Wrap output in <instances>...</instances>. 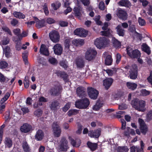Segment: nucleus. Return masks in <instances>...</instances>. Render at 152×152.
Masks as SVG:
<instances>
[{"label":"nucleus","instance_id":"f257e3e1","mask_svg":"<svg viewBox=\"0 0 152 152\" xmlns=\"http://www.w3.org/2000/svg\"><path fill=\"white\" fill-rule=\"evenodd\" d=\"M126 69H129L128 71V74L129 75V77L130 78L133 80L136 79L138 75V67L137 65L135 64H133L132 66L129 65L126 66L124 67Z\"/></svg>","mask_w":152,"mask_h":152},{"label":"nucleus","instance_id":"f03ea898","mask_svg":"<svg viewBox=\"0 0 152 152\" xmlns=\"http://www.w3.org/2000/svg\"><path fill=\"white\" fill-rule=\"evenodd\" d=\"M108 42V39L103 37L97 38L94 42V44L98 48L101 49L107 47Z\"/></svg>","mask_w":152,"mask_h":152},{"label":"nucleus","instance_id":"7ed1b4c3","mask_svg":"<svg viewBox=\"0 0 152 152\" xmlns=\"http://www.w3.org/2000/svg\"><path fill=\"white\" fill-rule=\"evenodd\" d=\"M90 104V101L87 98L78 100L75 102L76 107L80 109H85L87 108Z\"/></svg>","mask_w":152,"mask_h":152},{"label":"nucleus","instance_id":"20e7f679","mask_svg":"<svg viewBox=\"0 0 152 152\" xmlns=\"http://www.w3.org/2000/svg\"><path fill=\"white\" fill-rule=\"evenodd\" d=\"M127 54L132 58H139L140 57V52L137 49L133 50L130 47H127L126 49Z\"/></svg>","mask_w":152,"mask_h":152},{"label":"nucleus","instance_id":"39448f33","mask_svg":"<svg viewBox=\"0 0 152 152\" xmlns=\"http://www.w3.org/2000/svg\"><path fill=\"white\" fill-rule=\"evenodd\" d=\"M97 53L95 50L91 48L88 49L85 53V59L88 61L92 60L95 58Z\"/></svg>","mask_w":152,"mask_h":152},{"label":"nucleus","instance_id":"423d86ee","mask_svg":"<svg viewBox=\"0 0 152 152\" xmlns=\"http://www.w3.org/2000/svg\"><path fill=\"white\" fill-rule=\"evenodd\" d=\"M87 90L88 95L90 98L94 100L97 99L99 94L97 90L91 87H88Z\"/></svg>","mask_w":152,"mask_h":152},{"label":"nucleus","instance_id":"0eeeda50","mask_svg":"<svg viewBox=\"0 0 152 152\" xmlns=\"http://www.w3.org/2000/svg\"><path fill=\"white\" fill-rule=\"evenodd\" d=\"M138 123L141 132L144 135L148 131V128L145 121L142 119L139 118L138 119Z\"/></svg>","mask_w":152,"mask_h":152},{"label":"nucleus","instance_id":"6e6552de","mask_svg":"<svg viewBox=\"0 0 152 152\" xmlns=\"http://www.w3.org/2000/svg\"><path fill=\"white\" fill-rule=\"evenodd\" d=\"M51 40L54 42H58L59 40V35L58 32L55 30L51 31L49 34Z\"/></svg>","mask_w":152,"mask_h":152},{"label":"nucleus","instance_id":"1a4fd4ad","mask_svg":"<svg viewBox=\"0 0 152 152\" xmlns=\"http://www.w3.org/2000/svg\"><path fill=\"white\" fill-rule=\"evenodd\" d=\"M74 34L80 37H86L88 34V32L83 28H77L74 31Z\"/></svg>","mask_w":152,"mask_h":152},{"label":"nucleus","instance_id":"9d476101","mask_svg":"<svg viewBox=\"0 0 152 152\" xmlns=\"http://www.w3.org/2000/svg\"><path fill=\"white\" fill-rule=\"evenodd\" d=\"M53 132L54 136L59 137L61 133V130L59 126L56 122H54L52 125Z\"/></svg>","mask_w":152,"mask_h":152},{"label":"nucleus","instance_id":"9b49d317","mask_svg":"<svg viewBox=\"0 0 152 152\" xmlns=\"http://www.w3.org/2000/svg\"><path fill=\"white\" fill-rule=\"evenodd\" d=\"M101 129L99 128L97 129L90 130L89 132L88 135L91 137L98 138L101 134Z\"/></svg>","mask_w":152,"mask_h":152},{"label":"nucleus","instance_id":"f8f14e48","mask_svg":"<svg viewBox=\"0 0 152 152\" xmlns=\"http://www.w3.org/2000/svg\"><path fill=\"white\" fill-rule=\"evenodd\" d=\"M76 93L79 97L83 98L86 96V89L83 87L79 86L76 89Z\"/></svg>","mask_w":152,"mask_h":152},{"label":"nucleus","instance_id":"ddd939ff","mask_svg":"<svg viewBox=\"0 0 152 152\" xmlns=\"http://www.w3.org/2000/svg\"><path fill=\"white\" fill-rule=\"evenodd\" d=\"M10 95V93L7 92L5 95L2 98L0 101V103L1 105H0V113L3 111V110L5 107V105L3 104L6 101H7Z\"/></svg>","mask_w":152,"mask_h":152},{"label":"nucleus","instance_id":"4468645a","mask_svg":"<svg viewBox=\"0 0 152 152\" xmlns=\"http://www.w3.org/2000/svg\"><path fill=\"white\" fill-rule=\"evenodd\" d=\"M145 102L144 100L140 99L135 110L139 111L144 112L145 110Z\"/></svg>","mask_w":152,"mask_h":152},{"label":"nucleus","instance_id":"2eb2a0df","mask_svg":"<svg viewBox=\"0 0 152 152\" xmlns=\"http://www.w3.org/2000/svg\"><path fill=\"white\" fill-rule=\"evenodd\" d=\"M116 15L119 18L123 20H125L127 18L128 15L126 12L121 9L118 10Z\"/></svg>","mask_w":152,"mask_h":152},{"label":"nucleus","instance_id":"dca6fc26","mask_svg":"<svg viewBox=\"0 0 152 152\" xmlns=\"http://www.w3.org/2000/svg\"><path fill=\"white\" fill-rule=\"evenodd\" d=\"M113 79L112 78H107L103 80V85L105 89L107 90L112 85Z\"/></svg>","mask_w":152,"mask_h":152},{"label":"nucleus","instance_id":"f3484780","mask_svg":"<svg viewBox=\"0 0 152 152\" xmlns=\"http://www.w3.org/2000/svg\"><path fill=\"white\" fill-rule=\"evenodd\" d=\"M54 53L57 55H60L62 53L63 49L60 44H56L53 48Z\"/></svg>","mask_w":152,"mask_h":152},{"label":"nucleus","instance_id":"a211bd4d","mask_svg":"<svg viewBox=\"0 0 152 152\" xmlns=\"http://www.w3.org/2000/svg\"><path fill=\"white\" fill-rule=\"evenodd\" d=\"M66 143L65 139H62L60 141V145L59 147L58 150L59 152L64 151L66 147Z\"/></svg>","mask_w":152,"mask_h":152},{"label":"nucleus","instance_id":"6ab92c4d","mask_svg":"<svg viewBox=\"0 0 152 152\" xmlns=\"http://www.w3.org/2000/svg\"><path fill=\"white\" fill-rule=\"evenodd\" d=\"M69 139L70 140V143L73 147L78 148L79 147L81 143V141L79 140L78 141H76L70 137H69Z\"/></svg>","mask_w":152,"mask_h":152},{"label":"nucleus","instance_id":"aec40b11","mask_svg":"<svg viewBox=\"0 0 152 152\" xmlns=\"http://www.w3.org/2000/svg\"><path fill=\"white\" fill-rule=\"evenodd\" d=\"M85 63L84 61L81 58H77L75 61V64L78 68H83L84 67Z\"/></svg>","mask_w":152,"mask_h":152},{"label":"nucleus","instance_id":"412c9836","mask_svg":"<svg viewBox=\"0 0 152 152\" xmlns=\"http://www.w3.org/2000/svg\"><path fill=\"white\" fill-rule=\"evenodd\" d=\"M39 52L40 53L44 55L48 56L49 54L48 48L45 45L42 44L41 45Z\"/></svg>","mask_w":152,"mask_h":152},{"label":"nucleus","instance_id":"4be33fe9","mask_svg":"<svg viewBox=\"0 0 152 152\" xmlns=\"http://www.w3.org/2000/svg\"><path fill=\"white\" fill-rule=\"evenodd\" d=\"M117 34L120 36L123 37L125 34V30L122 28L120 24L118 25L116 27Z\"/></svg>","mask_w":152,"mask_h":152},{"label":"nucleus","instance_id":"5701e85b","mask_svg":"<svg viewBox=\"0 0 152 152\" xmlns=\"http://www.w3.org/2000/svg\"><path fill=\"white\" fill-rule=\"evenodd\" d=\"M31 129V127L30 125L27 124H25L21 126L20 130L22 132L27 133L29 132Z\"/></svg>","mask_w":152,"mask_h":152},{"label":"nucleus","instance_id":"b1692460","mask_svg":"<svg viewBox=\"0 0 152 152\" xmlns=\"http://www.w3.org/2000/svg\"><path fill=\"white\" fill-rule=\"evenodd\" d=\"M34 20L36 23V26L37 28H40L44 26L45 22L43 20L40 21L36 17H34Z\"/></svg>","mask_w":152,"mask_h":152},{"label":"nucleus","instance_id":"393cba45","mask_svg":"<svg viewBox=\"0 0 152 152\" xmlns=\"http://www.w3.org/2000/svg\"><path fill=\"white\" fill-rule=\"evenodd\" d=\"M4 143L5 147L10 148L12 145V142L11 139L8 137H6L4 139Z\"/></svg>","mask_w":152,"mask_h":152},{"label":"nucleus","instance_id":"a878e982","mask_svg":"<svg viewBox=\"0 0 152 152\" xmlns=\"http://www.w3.org/2000/svg\"><path fill=\"white\" fill-rule=\"evenodd\" d=\"M113 59L110 55H107L105 58V64L107 66L111 65L112 64Z\"/></svg>","mask_w":152,"mask_h":152},{"label":"nucleus","instance_id":"bb28decb","mask_svg":"<svg viewBox=\"0 0 152 152\" xmlns=\"http://www.w3.org/2000/svg\"><path fill=\"white\" fill-rule=\"evenodd\" d=\"M118 3L121 6L127 7L131 6L132 5L131 3L128 0H121L119 1Z\"/></svg>","mask_w":152,"mask_h":152},{"label":"nucleus","instance_id":"cd10ccee","mask_svg":"<svg viewBox=\"0 0 152 152\" xmlns=\"http://www.w3.org/2000/svg\"><path fill=\"white\" fill-rule=\"evenodd\" d=\"M87 145L88 147L92 151L95 150L97 147V144L96 143H92L90 141L87 142Z\"/></svg>","mask_w":152,"mask_h":152},{"label":"nucleus","instance_id":"c85d7f7f","mask_svg":"<svg viewBox=\"0 0 152 152\" xmlns=\"http://www.w3.org/2000/svg\"><path fill=\"white\" fill-rule=\"evenodd\" d=\"M43 137L44 134L42 131L39 130L35 135V138L37 140H40L43 139Z\"/></svg>","mask_w":152,"mask_h":152},{"label":"nucleus","instance_id":"c756f323","mask_svg":"<svg viewBox=\"0 0 152 152\" xmlns=\"http://www.w3.org/2000/svg\"><path fill=\"white\" fill-rule=\"evenodd\" d=\"M59 103L56 101H53L49 105L51 110H56L58 108Z\"/></svg>","mask_w":152,"mask_h":152},{"label":"nucleus","instance_id":"7c9ffc66","mask_svg":"<svg viewBox=\"0 0 152 152\" xmlns=\"http://www.w3.org/2000/svg\"><path fill=\"white\" fill-rule=\"evenodd\" d=\"M82 8L80 6H78L77 7H75L73 9L75 16H80L81 14V13Z\"/></svg>","mask_w":152,"mask_h":152},{"label":"nucleus","instance_id":"2f4dec72","mask_svg":"<svg viewBox=\"0 0 152 152\" xmlns=\"http://www.w3.org/2000/svg\"><path fill=\"white\" fill-rule=\"evenodd\" d=\"M127 22L129 26V31L132 33L135 32L136 31L135 26L134 25L132 24V20H129Z\"/></svg>","mask_w":152,"mask_h":152},{"label":"nucleus","instance_id":"473e14b6","mask_svg":"<svg viewBox=\"0 0 152 152\" xmlns=\"http://www.w3.org/2000/svg\"><path fill=\"white\" fill-rule=\"evenodd\" d=\"M142 50L149 55L151 53V51L149 47L146 43H143L141 46Z\"/></svg>","mask_w":152,"mask_h":152},{"label":"nucleus","instance_id":"72a5a7b5","mask_svg":"<svg viewBox=\"0 0 152 152\" xmlns=\"http://www.w3.org/2000/svg\"><path fill=\"white\" fill-rule=\"evenodd\" d=\"M103 104L100 100H98L96 104L93 106V109L95 110H99L102 106Z\"/></svg>","mask_w":152,"mask_h":152},{"label":"nucleus","instance_id":"f704fd0d","mask_svg":"<svg viewBox=\"0 0 152 152\" xmlns=\"http://www.w3.org/2000/svg\"><path fill=\"white\" fill-rule=\"evenodd\" d=\"M126 86L128 88L132 90L135 89L137 87V85L134 83H131L128 82L126 83Z\"/></svg>","mask_w":152,"mask_h":152},{"label":"nucleus","instance_id":"c9c22d12","mask_svg":"<svg viewBox=\"0 0 152 152\" xmlns=\"http://www.w3.org/2000/svg\"><path fill=\"white\" fill-rule=\"evenodd\" d=\"M140 99L137 98L133 99L131 102L130 104L132 107L135 109L138 103L139 102Z\"/></svg>","mask_w":152,"mask_h":152},{"label":"nucleus","instance_id":"e433bc0d","mask_svg":"<svg viewBox=\"0 0 152 152\" xmlns=\"http://www.w3.org/2000/svg\"><path fill=\"white\" fill-rule=\"evenodd\" d=\"M14 16L17 18L19 19H24L25 18V15L22 13L15 11L13 13Z\"/></svg>","mask_w":152,"mask_h":152},{"label":"nucleus","instance_id":"4c0bfd02","mask_svg":"<svg viewBox=\"0 0 152 152\" xmlns=\"http://www.w3.org/2000/svg\"><path fill=\"white\" fill-rule=\"evenodd\" d=\"M4 53L6 57H9L11 55L10 48L8 46H6L4 49Z\"/></svg>","mask_w":152,"mask_h":152},{"label":"nucleus","instance_id":"58836bf2","mask_svg":"<svg viewBox=\"0 0 152 152\" xmlns=\"http://www.w3.org/2000/svg\"><path fill=\"white\" fill-rule=\"evenodd\" d=\"M22 147L25 152H30L31 149L30 148L26 142H24L23 143Z\"/></svg>","mask_w":152,"mask_h":152},{"label":"nucleus","instance_id":"ea45409f","mask_svg":"<svg viewBox=\"0 0 152 152\" xmlns=\"http://www.w3.org/2000/svg\"><path fill=\"white\" fill-rule=\"evenodd\" d=\"M112 41L114 47L118 48L121 46V43L120 42L115 38H113Z\"/></svg>","mask_w":152,"mask_h":152},{"label":"nucleus","instance_id":"a19ab883","mask_svg":"<svg viewBox=\"0 0 152 152\" xmlns=\"http://www.w3.org/2000/svg\"><path fill=\"white\" fill-rule=\"evenodd\" d=\"M79 110L76 109L70 110L68 112V115L69 116L76 115L79 113Z\"/></svg>","mask_w":152,"mask_h":152},{"label":"nucleus","instance_id":"79ce46f5","mask_svg":"<svg viewBox=\"0 0 152 152\" xmlns=\"http://www.w3.org/2000/svg\"><path fill=\"white\" fill-rule=\"evenodd\" d=\"M128 150L126 146L119 147L118 148L117 152H128Z\"/></svg>","mask_w":152,"mask_h":152},{"label":"nucleus","instance_id":"37998d69","mask_svg":"<svg viewBox=\"0 0 152 152\" xmlns=\"http://www.w3.org/2000/svg\"><path fill=\"white\" fill-rule=\"evenodd\" d=\"M28 53L26 52H25L22 54V57L23 60L25 64H28V61L27 59Z\"/></svg>","mask_w":152,"mask_h":152},{"label":"nucleus","instance_id":"c03bdc74","mask_svg":"<svg viewBox=\"0 0 152 152\" xmlns=\"http://www.w3.org/2000/svg\"><path fill=\"white\" fill-rule=\"evenodd\" d=\"M8 65V64L5 61H0V69H5L7 67Z\"/></svg>","mask_w":152,"mask_h":152},{"label":"nucleus","instance_id":"a18cd8bd","mask_svg":"<svg viewBox=\"0 0 152 152\" xmlns=\"http://www.w3.org/2000/svg\"><path fill=\"white\" fill-rule=\"evenodd\" d=\"M48 100L47 99L43 97H41L39 98L38 101L39 102V105L40 106H42L43 104V102H46Z\"/></svg>","mask_w":152,"mask_h":152},{"label":"nucleus","instance_id":"49530a36","mask_svg":"<svg viewBox=\"0 0 152 152\" xmlns=\"http://www.w3.org/2000/svg\"><path fill=\"white\" fill-rule=\"evenodd\" d=\"M61 4L60 3L57 2L55 3H53L51 4V6L55 10H56L61 6Z\"/></svg>","mask_w":152,"mask_h":152},{"label":"nucleus","instance_id":"de8ad7c7","mask_svg":"<svg viewBox=\"0 0 152 152\" xmlns=\"http://www.w3.org/2000/svg\"><path fill=\"white\" fill-rule=\"evenodd\" d=\"M74 42L77 44V45H83L84 44V40L82 39H76L74 40Z\"/></svg>","mask_w":152,"mask_h":152},{"label":"nucleus","instance_id":"09e8293b","mask_svg":"<svg viewBox=\"0 0 152 152\" xmlns=\"http://www.w3.org/2000/svg\"><path fill=\"white\" fill-rule=\"evenodd\" d=\"M23 83L25 88H28L29 86V83L28 80V76L25 77Z\"/></svg>","mask_w":152,"mask_h":152},{"label":"nucleus","instance_id":"8fccbe9b","mask_svg":"<svg viewBox=\"0 0 152 152\" xmlns=\"http://www.w3.org/2000/svg\"><path fill=\"white\" fill-rule=\"evenodd\" d=\"M9 81V79L5 77L0 72V82H7Z\"/></svg>","mask_w":152,"mask_h":152},{"label":"nucleus","instance_id":"3c124183","mask_svg":"<svg viewBox=\"0 0 152 152\" xmlns=\"http://www.w3.org/2000/svg\"><path fill=\"white\" fill-rule=\"evenodd\" d=\"M9 39L7 37H4L1 40V42L3 45H5L9 43Z\"/></svg>","mask_w":152,"mask_h":152},{"label":"nucleus","instance_id":"603ef678","mask_svg":"<svg viewBox=\"0 0 152 152\" xmlns=\"http://www.w3.org/2000/svg\"><path fill=\"white\" fill-rule=\"evenodd\" d=\"M83 126L80 124H78L77 125V130L76 131V134H80L82 133L83 129Z\"/></svg>","mask_w":152,"mask_h":152},{"label":"nucleus","instance_id":"864d4df0","mask_svg":"<svg viewBox=\"0 0 152 152\" xmlns=\"http://www.w3.org/2000/svg\"><path fill=\"white\" fill-rule=\"evenodd\" d=\"M37 60L38 63L43 65H45L46 64V60L43 58L39 57Z\"/></svg>","mask_w":152,"mask_h":152},{"label":"nucleus","instance_id":"5fc2aeb1","mask_svg":"<svg viewBox=\"0 0 152 152\" xmlns=\"http://www.w3.org/2000/svg\"><path fill=\"white\" fill-rule=\"evenodd\" d=\"M48 61L49 63L52 64H55L58 63L57 60L56 58L52 57L49 58Z\"/></svg>","mask_w":152,"mask_h":152},{"label":"nucleus","instance_id":"6e6d98bb","mask_svg":"<svg viewBox=\"0 0 152 152\" xmlns=\"http://www.w3.org/2000/svg\"><path fill=\"white\" fill-rule=\"evenodd\" d=\"M102 35L105 36H108L110 34V29H108L107 31H102L101 32Z\"/></svg>","mask_w":152,"mask_h":152},{"label":"nucleus","instance_id":"4d7b16f0","mask_svg":"<svg viewBox=\"0 0 152 152\" xmlns=\"http://www.w3.org/2000/svg\"><path fill=\"white\" fill-rule=\"evenodd\" d=\"M43 9L44 11V12L46 15H48L49 12L48 8L47 5L46 3H45L43 6Z\"/></svg>","mask_w":152,"mask_h":152},{"label":"nucleus","instance_id":"13d9d810","mask_svg":"<svg viewBox=\"0 0 152 152\" xmlns=\"http://www.w3.org/2000/svg\"><path fill=\"white\" fill-rule=\"evenodd\" d=\"M13 32L15 34L18 36V37L20 36V30L19 28L14 29L13 30Z\"/></svg>","mask_w":152,"mask_h":152},{"label":"nucleus","instance_id":"bf43d9fd","mask_svg":"<svg viewBox=\"0 0 152 152\" xmlns=\"http://www.w3.org/2000/svg\"><path fill=\"white\" fill-rule=\"evenodd\" d=\"M120 120L121 123V129L124 130L126 129V122L124 119L121 118Z\"/></svg>","mask_w":152,"mask_h":152},{"label":"nucleus","instance_id":"052dcab7","mask_svg":"<svg viewBox=\"0 0 152 152\" xmlns=\"http://www.w3.org/2000/svg\"><path fill=\"white\" fill-rule=\"evenodd\" d=\"M60 77L63 78L65 82H66V76L65 73L64 72H59Z\"/></svg>","mask_w":152,"mask_h":152},{"label":"nucleus","instance_id":"680f3d73","mask_svg":"<svg viewBox=\"0 0 152 152\" xmlns=\"http://www.w3.org/2000/svg\"><path fill=\"white\" fill-rule=\"evenodd\" d=\"M42 111L40 109H38L34 111V114L35 115L39 117L42 115Z\"/></svg>","mask_w":152,"mask_h":152},{"label":"nucleus","instance_id":"e2e57ef3","mask_svg":"<svg viewBox=\"0 0 152 152\" xmlns=\"http://www.w3.org/2000/svg\"><path fill=\"white\" fill-rule=\"evenodd\" d=\"M138 22L140 25L141 26H144L146 24L145 20L141 18H139L138 19Z\"/></svg>","mask_w":152,"mask_h":152},{"label":"nucleus","instance_id":"0e129e2a","mask_svg":"<svg viewBox=\"0 0 152 152\" xmlns=\"http://www.w3.org/2000/svg\"><path fill=\"white\" fill-rule=\"evenodd\" d=\"M121 55L119 53L117 54L116 57V63L117 64H118L121 61Z\"/></svg>","mask_w":152,"mask_h":152},{"label":"nucleus","instance_id":"69168bd1","mask_svg":"<svg viewBox=\"0 0 152 152\" xmlns=\"http://www.w3.org/2000/svg\"><path fill=\"white\" fill-rule=\"evenodd\" d=\"M126 129V130L124 132V136L128 137L129 136L130 128L127 127Z\"/></svg>","mask_w":152,"mask_h":152},{"label":"nucleus","instance_id":"338daca9","mask_svg":"<svg viewBox=\"0 0 152 152\" xmlns=\"http://www.w3.org/2000/svg\"><path fill=\"white\" fill-rule=\"evenodd\" d=\"M99 9H100L101 10H104L105 7V4L104 2L102 1L100 2L99 3Z\"/></svg>","mask_w":152,"mask_h":152},{"label":"nucleus","instance_id":"774afa93","mask_svg":"<svg viewBox=\"0 0 152 152\" xmlns=\"http://www.w3.org/2000/svg\"><path fill=\"white\" fill-rule=\"evenodd\" d=\"M147 79L148 83L152 86V71L150 72V75Z\"/></svg>","mask_w":152,"mask_h":152}]
</instances>
